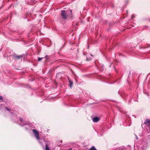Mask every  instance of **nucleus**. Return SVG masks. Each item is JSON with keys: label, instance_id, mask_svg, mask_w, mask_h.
Segmentation results:
<instances>
[{"label": "nucleus", "instance_id": "1", "mask_svg": "<svg viewBox=\"0 0 150 150\" xmlns=\"http://www.w3.org/2000/svg\"><path fill=\"white\" fill-rule=\"evenodd\" d=\"M33 131L34 136L36 139L38 140H39L40 139V138L39 137V134L38 132L35 129H33Z\"/></svg>", "mask_w": 150, "mask_h": 150}, {"label": "nucleus", "instance_id": "2", "mask_svg": "<svg viewBox=\"0 0 150 150\" xmlns=\"http://www.w3.org/2000/svg\"><path fill=\"white\" fill-rule=\"evenodd\" d=\"M61 12V15L62 18L63 19H66L67 16L66 11L65 10H62Z\"/></svg>", "mask_w": 150, "mask_h": 150}, {"label": "nucleus", "instance_id": "3", "mask_svg": "<svg viewBox=\"0 0 150 150\" xmlns=\"http://www.w3.org/2000/svg\"><path fill=\"white\" fill-rule=\"evenodd\" d=\"M144 123L146 125L149 127V126H150V120L147 119L144 122Z\"/></svg>", "mask_w": 150, "mask_h": 150}, {"label": "nucleus", "instance_id": "4", "mask_svg": "<svg viewBox=\"0 0 150 150\" xmlns=\"http://www.w3.org/2000/svg\"><path fill=\"white\" fill-rule=\"evenodd\" d=\"M99 119L98 117H95L93 119V121L94 122H97L99 120Z\"/></svg>", "mask_w": 150, "mask_h": 150}, {"label": "nucleus", "instance_id": "5", "mask_svg": "<svg viewBox=\"0 0 150 150\" xmlns=\"http://www.w3.org/2000/svg\"><path fill=\"white\" fill-rule=\"evenodd\" d=\"M69 83L70 85V86L71 88L72 86V85H73V82L71 80H69Z\"/></svg>", "mask_w": 150, "mask_h": 150}, {"label": "nucleus", "instance_id": "6", "mask_svg": "<svg viewBox=\"0 0 150 150\" xmlns=\"http://www.w3.org/2000/svg\"><path fill=\"white\" fill-rule=\"evenodd\" d=\"M90 150H97L96 148L93 146H92L90 149Z\"/></svg>", "mask_w": 150, "mask_h": 150}, {"label": "nucleus", "instance_id": "7", "mask_svg": "<svg viewBox=\"0 0 150 150\" xmlns=\"http://www.w3.org/2000/svg\"><path fill=\"white\" fill-rule=\"evenodd\" d=\"M50 150L48 146L46 144V150Z\"/></svg>", "mask_w": 150, "mask_h": 150}, {"label": "nucleus", "instance_id": "8", "mask_svg": "<svg viewBox=\"0 0 150 150\" xmlns=\"http://www.w3.org/2000/svg\"><path fill=\"white\" fill-rule=\"evenodd\" d=\"M42 59V58L38 57V60L39 61H40Z\"/></svg>", "mask_w": 150, "mask_h": 150}, {"label": "nucleus", "instance_id": "9", "mask_svg": "<svg viewBox=\"0 0 150 150\" xmlns=\"http://www.w3.org/2000/svg\"><path fill=\"white\" fill-rule=\"evenodd\" d=\"M6 109L8 111H10V109L7 108H6Z\"/></svg>", "mask_w": 150, "mask_h": 150}, {"label": "nucleus", "instance_id": "10", "mask_svg": "<svg viewBox=\"0 0 150 150\" xmlns=\"http://www.w3.org/2000/svg\"><path fill=\"white\" fill-rule=\"evenodd\" d=\"M3 98L1 96H0V100L3 99Z\"/></svg>", "mask_w": 150, "mask_h": 150}, {"label": "nucleus", "instance_id": "11", "mask_svg": "<svg viewBox=\"0 0 150 150\" xmlns=\"http://www.w3.org/2000/svg\"><path fill=\"white\" fill-rule=\"evenodd\" d=\"M21 57H20V56H17L16 57V58H20Z\"/></svg>", "mask_w": 150, "mask_h": 150}, {"label": "nucleus", "instance_id": "12", "mask_svg": "<svg viewBox=\"0 0 150 150\" xmlns=\"http://www.w3.org/2000/svg\"><path fill=\"white\" fill-rule=\"evenodd\" d=\"M91 59V58H90V59H89V58H88L87 57V60H90Z\"/></svg>", "mask_w": 150, "mask_h": 150}, {"label": "nucleus", "instance_id": "13", "mask_svg": "<svg viewBox=\"0 0 150 150\" xmlns=\"http://www.w3.org/2000/svg\"><path fill=\"white\" fill-rule=\"evenodd\" d=\"M134 17V16L133 15H132V18H133Z\"/></svg>", "mask_w": 150, "mask_h": 150}, {"label": "nucleus", "instance_id": "14", "mask_svg": "<svg viewBox=\"0 0 150 150\" xmlns=\"http://www.w3.org/2000/svg\"><path fill=\"white\" fill-rule=\"evenodd\" d=\"M145 94H146V95H147L148 96H149V94H148L147 93H145Z\"/></svg>", "mask_w": 150, "mask_h": 150}, {"label": "nucleus", "instance_id": "15", "mask_svg": "<svg viewBox=\"0 0 150 150\" xmlns=\"http://www.w3.org/2000/svg\"><path fill=\"white\" fill-rule=\"evenodd\" d=\"M21 121H23L21 119Z\"/></svg>", "mask_w": 150, "mask_h": 150}, {"label": "nucleus", "instance_id": "16", "mask_svg": "<svg viewBox=\"0 0 150 150\" xmlns=\"http://www.w3.org/2000/svg\"><path fill=\"white\" fill-rule=\"evenodd\" d=\"M70 12L71 13V11H70Z\"/></svg>", "mask_w": 150, "mask_h": 150}, {"label": "nucleus", "instance_id": "17", "mask_svg": "<svg viewBox=\"0 0 150 150\" xmlns=\"http://www.w3.org/2000/svg\"><path fill=\"white\" fill-rule=\"evenodd\" d=\"M136 139H137L138 138H137V137H136Z\"/></svg>", "mask_w": 150, "mask_h": 150}]
</instances>
